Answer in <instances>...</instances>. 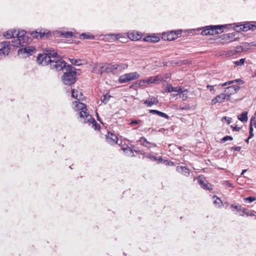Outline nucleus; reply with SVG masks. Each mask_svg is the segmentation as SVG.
Segmentation results:
<instances>
[{
  "label": "nucleus",
  "mask_w": 256,
  "mask_h": 256,
  "mask_svg": "<svg viewBox=\"0 0 256 256\" xmlns=\"http://www.w3.org/2000/svg\"><path fill=\"white\" fill-rule=\"evenodd\" d=\"M256 200V197L254 196H250L244 198V202H248L249 203H251L252 202Z\"/></svg>",
  "instance_id": "obj_38"
},
{
  "label": "nucleus",
  "mask_w": 256,
  "mask_h": 256,
  "mask_svg": "<svg viewBox=\"0 0 256 256\" xmlns=\"http://www.w3.org/2000/svg\"><path fill=\"white\" fill-rule=\"evenodd\" d=\"M254 136V134H253V128H250V134H249V136L248 138V140L251 138H252Z\"/></svg>",
  "instance_id": "obj_46"
},
{
  "label": "nucleus",
  "mask_w": 256,
  "mask_h": 256,
  "mask_svg": "<svg viewBox=\"0 0 256 256\" xmlns=\"http://www.w3.org/2000/svg\"><path fill=\"white\" fill-rule=\"evenodd\" d=\"M189 108V106H186L184 107H180V110H188Z\"/></svg>",
  "instance_id": "obj_53"
},
{
  "label": "nucleus",
  "mask_w": 256,
  "mask_h": 256,
  "mask_svg": "<svg viewBox=\"0 0 256 256\" xmlns=\"http://www.w3.org/2000/svg\"><path fill=\"white\" fill-rule=\"evenodd\" d=\"M198 184L203 189L208 190L212 188V185L207 182L204 178H202L200 176L198 177Z\"/></svg>",
  "instance_id": "obj_17"
},
{
  "label": "nucleus",
  "mask_w": 256,
  "mask_h": 256,
  "mask_svg": "<svg viewBox=\"0 0 256 256\" xmlns=\"http://www.w3.org/2000/svg\"><path fill=\"white\" fill-rule=\"evenodd\" d=\"M158 102L157 98L154 97L148 98L146 100H144V103L148 106L150 107L153 105H156Z\"/></svg>",
  "instance_id": "obj_21"
},
{
  "label": "nucleus",
  "mask_w": 256,
  "mask_h": 256,
  "mask_svg": "<svg viewBox=\"0 0 256 256\" xmlns=\"http://www.w3.org/2000/svg\"><path fill=\"white\" fill-rule=\"evenodd\" d=\"M238 27L240 28L239 30L242 31L246 32L250 30H254L256 28V26L252 24L250 22H246L243 24H241Z\"/></svg>",
  "instance_id": "obj_18"
},
{
  "label": "nucleus",
  "mask_w": 256,
  "mask_h": 256,
  "mask_svg": "<svg viewBox=\"0 0 256 256\" xmlns=\"http://www.w3.org/2000/svg\"><path fill=\"white\" fill-rule=\"evenodd\" d=\"M233 140V138L232 136H226L222 138V142H224L228 140Z\"/></svg>",
  "instance_id": "obj_43"
},
{
  "label": "nucleus",
  "mask_w": 256,
  "mask_h": 256,
  "mask_svg": "<svg viewBox=\"0 0 256 256\" xmlns=\"http://www.w3.org/2000/svg\"><path fill=\"white\" fill-rule=\"evenodd\" d=\"M230 100L227 96L225 94L224 92L221 93L220 94L216 96L211 100V104L212 105H215L216 103H222L225 100Z\"/></svg>",
  "instance_id": "obj_15"
},
{
  "label": "nucleus",
  "mask_w": 256,
  "mask_h": 256,
  "mask_svg": "<svg viewBox=\"0 0 256 256\" xmlns=\"http://www.w3.org/2000/svg\"><path fill=\"white\" fill-rule=\"evenodd\" d=\"M37 62L42 66L50 64L52 68L60 70L63 68L67 69L66 62L62 59L58 58L57 52L47 51V53L39 54L37 58Z\"/></svg>",
  "instance_id": "obj_1"
},
{
  "label": "nucleus",
  "mask_w": 256,
  "mask_h": 256,
  "mask_svg": "<svg viewBox=\"0 0 256 256\" xmlns=\"http://www.w3.org/2000/svg\"><path fill=\"white\" fill-rule=\"evenodd\" d=\"M76 72L74 70V68L68 65L66 72H64L62 76V80L65 84L70 86L76 82Z\"/></svg>",
  "instance_id": "obj_2"
},
{
  "label": "nucleus",
  "mask_w": 256,
  "mask_h": 256,
  "mask_svg": "<svg viewBox=\"0 0 256 256\" xmlns=\"http://www.w3.org/2000/svg\"><path fill=\"white\" fill-rule=\"evenodd\" d=\"M164 163H165L166 164L168 165V166H174V163L171 161L165 160L164 162Z\"/></svg>",
  "instance_id": "obj_49"
},
{
  "label": "nucleus",
  "mask_w": 256,
  "mask_h": 256,
  "mask_svg": "<svg viewBox=\"0 0 256 256\" xmlns=\"http://www.w3.org/2000/svg\"><path fill=\"white\" fill-rule=\"evenodd\" d=\"M248 140H248V139L246 140V142H248Z\"/></svg>",
  "instance_id": "obj_57"
},
{
  "label": "nucleus",
  "mask_w": 256,
  "mask_h": 256,
  "mask_svg": "<svg viewBox=\"0 0 256 256\" xmlns=\"http://www.w3.org/2000/svg\"><path fill=\"white\" fill-rule=\"evenodd\" d=\"M181 90L180 86L174 87L171 84H168L166 88V91L168 92H178Z\"/></svg>",
  "instance_id": "obj_27"
},
{
  "label": "nucleus",
  "mask_w": 256,
  "mask_h": 256,
  "mask_svg": "<svg viewBox=\"0 0 256 256\" xmlns=\"http://www.w3.org/2000/svg\"><path fill=\"white\" fill-rule=\"evenodd\" d=\"M188 90L187 89L182 90V88H181V90L178 92V94H176V96L180 94H182L181 97H182V100L184 101H185L186 100V99L188 98Z\"/></svg>",
  "instance_id": "obj_28"
},
{
  "label": "nucleus",
  "mask_w": 256,
  "mask_h": 256,
  "mask_svg": "<svg viewBox=\"0 0 256 256\" xmlns=\"http://www.w3.org/2000/svg\"><path fill=\"white\" fill-rule=\"evenodd\" d=\"M106 142L110 145H114L118 144V136L111 132H108L106 135Z\"/></svg>",
  "instance_id": "obj_13"
},
{
  "label": "nucleus",
  "mask_w": 256,
  "mask_h": 256,
  "mask_svg": "<svg viewBox=\"0 0 256 256\" xmlns=\"http://www.w3.org/2000/svg\"><path fill=\"white\" fill-rule=\"evenodd\" d=\"M76 101L73 102L74 108L76 111H78L80 120L82 122L86 117L87 114H90L87 110L86 105L80 102Z\"/></svg>",
  "instance_id": "obj_5"
},
{
  "label": "nucleus",
  "mask_w": 256,
  "mask_h": 256,
  "mask_svg": "<svg viewBox=\"0 0 256 256\" xmlns=\"http://www.w3.org/2000/svg\"><path fill=\"white\" fill-rule=\"evenodd\" d=\"M248 112H244L242 114H240L238 116V118L242 122H246L248 120Z\"/></svg>",
  "instance_id": "obj_30"
},
{
  "label": "nucleus",
  "mask_w": 256,
  "mask_h": 256,
  "mask_svg": "<svg viewBox=\"0 0 256 256\" xmlns=\"http://www.w3.org/2000/svg\"><path fill=\"white\" fill-rule=\"evenodd\" d=\"M97 118H98V120H99V117H98V114H97Z\"/></svg>",
  "instance_id": "obj_56"
},
{
  "label": "nucleus",
  "mask_w": 256,
  "mask_h": 256,
  "mask_svg": "<svg viewBox=\"0 0 256 256\" xmlns=\"http://www.w3.org/2000/svg\"><path fill=\"white\" fill-rule=\"evenodd\" d=\"M82 122L84 124H92V126L95 130H99L100 128V125L96 122V120L90 114H87L86 117Z\"/></svg>",
  "instance_id": "obj_11"
},
{
  "label": "nucleus",
  "mask_w": 256,
  "mask_h": 256,
  "mask_svg": "<svg viewBox=\"0 0 256 256\" xmlns=\"http://www.w3.org/2000/svg\"><path fill=\"white\" fill-rule=\"evenodd\" d=\"M71 63L75 65H79L78 62H80V60H75V59H70Z\"/></svg>",
  "instance_id": "obj_45"
},
{
  "label": "nucleus",
  "mask_w": 256,
  "mask_h": 256,
  "mask_svg": "<svg viewBox=\"0 0 256 256\" xmlns=\"http://www.w3.org/2000/svg\"><path fill=\"white\" fill-rule=\"evenodd\" d=\"M72 96L78 100H82L83 99L82 92L76 89H73L72 90Z\"/></svg>",
  "instance_id": "obj_22"
},
{
  "label": "nucleus",
  "mask_w": 256,
  "mask_h": 256,
  "mask_svg": "<svg viewBox=\"0 0 256 256\" xmlns=\"http://www.w3.org/2000/svg\"><path fill=\"white\" fill-rule=\"evenodd\" d=\"M34 50L35 49L33 47H26L24 48V52L30 54L34 52Z\"/></svg>",
  "instance_id": "obj_37"
},
{
  "label": "nucleus",
  "mask_w": 256,
  "mask_h": 256,
  "mask_svg": "<svg viewBox=\"0 0 256 256\" xmlns=\"http://www.w3.org/2000/svg\"><path fill=\"white\" fill-rule=\"evenodd\" d=\"M242 212L247 216H254V212H256L254 210H252V211L248 210L245 208H243Z\"/></svg>",
  "instance_id": "obj_36"
},
{
  "label": "nucleus",
  "mask_w": 256,
  "mask_h": 256,
  "mask_svg": "<svg viewBox=\"0 0 256 256\" xmlns=\"http://www.w3.org/2000/svg\"><path fill=\"white\" fill-rule=\"evenodd\" d=\"M60 35L64 38H70L73 36L74 33L72 32L63 31L61 32Z\"/></svg>",
  "instance_id": "obj_32"
},
{
  "label": "nucleus",
  "mask_w": 256,
  "mask_h": 256,
  "mask_svg": "<svg viewBox=\"0 0 256 256\" xmlns=\"http://www.w3.org/2000/svg\"><path fill=\"white\" fill-rule=\"evenodd\" d=\"M176 170L177 172L182 175L188 176L190 174V170L185 166H176Z\"/></svg>",
  "instance_id": "obj_20"
},
{
  "label": "nucleus",
  "mask_w": 256,
  "mask_h": 256,
  "mask_svg": "<svg viewBox=\"0 0 256 256\" xmlns=\"http://www.w3.org/2000/svg\"><path fill=\"white\" fill-rule=\"evenodd\" d=\"M120 38L119 35L114 34H108L106 36V38L108 39L110 42H112L115 40H117Z\"/></svg>",
  "instance_id": "obj_31"
},
{
  "label": "nucleus",
  "mask_w": 256,
  "mask_h": 256,
  "mask_svg": "<svg viewBox=\"0 0 256 256\" xmlns=\"http://www.w3.org/2000/svg\"><path fill=\"white\" fill-rule=\"evenodd\" d=\"M138 85L140 87H144L146 86L148 84L146 79L140 80L138 81Z\"/></svg>",
  "instance_id": "obj_39"
},
{
  "label": "nucleus",
  "mask_w": 256,
  "mask_h": 256,
  "mask_svg": "<svg viewBox=\"0 0 256 256\" xmlns=\"http://www.w3.org/2000/svg\"><path fill=\"white\" fill-rule=\"evenodd\" d=\"M26 32L24 30H16V39L12 42V45L14 46H24L27 44L28 36H26Z\"/></svg>",
  "instance_id": "obj_4"
},
{
  "label": "nucleus",
  "mask_w": 256,
  "mask_h": 256,
  "mask_svg": "<svg viewBox=\"0 0 256 256\" xmlns=\"http://www.w3.org/2000/svg\"><path fill=\"white\" fill-rule=\"evenodd\" d=\"M231 127L232 128V130L234 131L238 132L240 130V128L238 126H231Z\"/></svg>",
  "instance_id": "obj_50"
},
{
  "label": "nucleus",
  "mask_w": 256,
  "mask_h": 256,
  "mask_svg": "<svg viewBox=\"0 0 256 256\" xmlns=\"http://www.w3.org/2000/svg\"><path fill=\"white\" fill-rule=\"evenodd\" d=\"M128 37L132 40L137 41L142 38V34L137 31L130 32L127 33Z\"/></svg>",
  "instance_id": "obj_16"
},
{
  "label": "nucleus",
  "mask_w": 256,
  "mask_h": 256,
  "mask_svg": "<svg viewBox=\"0 0 256 256\" xmlns=\"http://www.w3.org/2000/svg\"><path fill=\"white\" fill-rule=\"evenodd\" d=\"M240 87L238 85H233L226 88L224 92L227 98L230 100L232 95L236 94L240 90Z\"/></svg>",
  "instance_id": "obj_12"
},
{
  "label": "nucleus",
  "mask_w": 256,
  "mask_h": 256,
  "mask_svg": "<svg viewBox=\"0 0 256 256\" xmlns=\"http://www.w3.org/2000/svg\"><path fill=\"white\" fill-rule=\"evenodd\" d=\"M227 26V24L206 26L204 28L201 34L203 36H210L220 34L224 32V28Z\"/></svg>",
  "instance_id": "obj_3"
},
{
  "label": "nucleus",
  "mask_w": 256,
  "mask_h": 256,
  "mask_svg": "<svg viewBox=\"0 0 256 256\" xmlns=\"http://www.w3.org/2000/svg\"><path fill=\"white\" fill-rule=\"evenodd\" d=\"M181 34V30H172L163 32L162 38L164 40L172 41L176 39Z\"/></svg>",
  "instance_id": "obj_8"
},
{
  "label": "nucleus",
  "mask_w": 256,
  "mask_h": 256,
  "mask_svg": "<svg viewBox=\"0 0 256 256\" xmlns=\"http://www.w3.org/2000/svg\"><path fill=\"white\" fill-rule=\"evenodd\" d=\"M140 76V74L136 72L127 73L120 76L118 82L120 84L126 83L138 78Z\"/></svg>",
  "instance_id": "obj_7"
},
{
  "label": "nucleus",
  "mask_w": 256,
  "mask_h": 256,
  "mask_svg": "<svg viewBox=\"0 0 256 256\" xmlns=\"http://www.w3.org/2000/svg\"><path fill=\"white\" fill-rule=\"evenodd\" d=\"M140 122V120H132L131 122L130 123V125L138 124Z\"/></svg>",
  "instance_id": "obj_47"
},
{
  "label": "nucleus",
  "mask_w": 256,
  "mask_h": 256,
  "mask_svg": "<svg viewBox=\"0 0 256 256\" xmlns=\"http://www.w3.org/2000/svg\"><path fill=\"white\" fill-rule=\"evenodd\" d=\"M244 58H241L239 60L236 61L234 63L236 66H242L244 64Z\"/></svg>",
  "instance_id": "obj_42"
},
{
  "label": "nucleus",
  "mask_w": 256,
  "mask_h": 256,
  "mask_svg": "<svg viewBox=\"0 0 256 256\" xmlns=\"http://www.w3.org/2000/svg\"><path fill=\"white\" fill-rule=\"evenodd\" d=\"M138 142H140L142 145L148 148H155L156 146V144L155 143L148 142L147 140L144 136L141 137L140 138Z\"/></svg>",
  "instance_id": "obj_19"
},
{
  "label": "nucleus",
  "mask_w": 256,
  "mask_h": 256,
  "mask_svg": "<svg viewBox=\"0 0 256 256\" xmlns=\"http://www.w3.org/2000/svg\"><path fill=\"white\" fill-rule=\"evenodd\" d=\"M116 72H122L128 68V64H116Z\"/></svg>",
  "instance_id": "obj_29"
},
{
  "label": "nucleus",
  "mask_w": 256,
  "mask_h": 256,
  "mask_svg": "<svg viewBox=\"0 0 256 256\" xmlns=\"http://www.w3.org/2000/svg\"><path fill=\"white\" fill-rule=\"evenodd\" d=\"M146 84L148 85L152 84H155L157 82L161 80V78L159 76H150L146 79Z\"/></svg>",
  "instance_id": "obj_25"
},
{
  "label": "nucleus",
  "mask_w": 256,
  "mask_h": 256,
  "mask_svg": "<svg viewBox=\"0 0 256 256\" xmlns=\"http://www.w3.org/2000/svg\"><path fill=\"white\" fill-rule=\"evenodd\" d=\"M124 150L125 151V150H128L131 153H132V151L131 149H130L129 148H124Z\"/></svg>",
  "instance_id": "obj_54"
},
{
  "label": "nucleus",
  "mask_w": 256,
  "mask_h": 256,
  "mask_svg": "<svg viewBox=\"0 0 256 256\" xmlns=\"http://www.w3.org/2000/svg\"><path fill=\"white\" fill-rule=\"evenodd\" d=\"M206 88H209L210 92L214 90V86L208 84Z\"/></svg>",
  "instance_id": "obj_51"
},
{
  "label": "nucleus",
  "mask_w": 256,
  "mask_h": 256,
  "mask_svg": "<svg viewBox=\"0 0 256 256\" xmlns=\"http://www.w3.org/2000/svg\"><path fill=\"white\" fill-rule=\"evenodd\" d=\"M220 38V40H218L216 42L224 44L235 40L237 38L235 37V34L234 33H228L222 35Z\"/></svg>",
  "instance_id": "obj_9"
},
{
  "label": "nucleus",
  "mask_w": 256,
  "mask_h": 256,
  "mask_svg": "<svg viewBox=\"0 0 256 256\" xmlns=\"http://www.w3.org/2000/svg\"><path fill=\"white\" fill-rule=\"evenodd\" d=\"M242 82V84H244V82L241 79H236V80H230V81H228L222 84H221V86H226L228 85H230V84H234V82Z\"/></svg>",
  "instance_id": "obj_34"
},
{
  "label": "nucleus",
  "mask_w": 256,
  "mask_h": 256,
  "mask_svg": "<svg viewBox=\"0 0 256 256\" xmlns=\"http://www.w3.org/2000/svg\"><path fill=\"white\" fill-rule=\"evenodd\" d=\"M96 68L98 69V72L100 74L103 73H112L117 72L115 64H98L96 65Z\"/></svg>",
  "instance_id": "obj_6"
},
{
  "label": "nucleus",
  "mask_w": 256,
  "mask_h": 256,
  "mask_svg": "<svg viewBox=\"0 0 256 256\" xmlns=\"http://www.w3.org/2000/svg\"><path fill=\"white\" fill-rule=\"evenodd\" d=\"M150 159H152L154 160L158 161L159 162H162L163 160V159L162 158L161 156L158 158L156 156H150Z\"/></svg>",
  "instance_id": "obj_41"
},
{
  "label": "nucleus",
  "mask_w": 256,
  "mask_h": 256,
  "mask_svg": "<svg viewBox=\"0 0 256 256\" xmlns=\"http://www.w3.org/2000/svg\"><path fill=\"white\" fill-rule=\"evenodd\" d=\"M224 118L225 120H226V122H228V124H230V122H231V118H227L226 116H224Z\"/></svg>",
  "instance_id": "obj_52"
},
{
  "label": "nucleus",
  "mask_w": 256,
  "mask_h": 256,
  "mask_svg": "<svg viewBox=\"0 0 256 256\" xmlns=\"http://www.w3.org/2000/svg\"><path fill=\"white\" fill-rule=\"evenodd\" d=\"M230 150H233L234 151H238L239 152L241 150V147L240 146H234V147H232L230 148Z\"/></svg>",
  "instance_id": "obj_48"
},
{
  "label": "nucleus",
  "mask_w": 256,
  "mask_h": 256,
  "mask_svg": "<svg viewBox=\"0 0 256 256\" xmlns=\"http://www.w3.org/2000/svg\"><path fill=\"white\" fill-rule=\"evenodd\" d=\"M213 199L214 200V204L215 205H218L220 208L222 206V202L220 198H218L216 196H214Z\"/></svg>",
  "instance_id": "obj_33"
},
{
  "label": "nucleus",
  "mask_w": 256,
  "mask_h": 256,
  "mask_svg": "<svg viewBox=\"0 0 256 256\" xmlns=\"http://www.w3.org/2000/svg\"><path fill=\"white\" fill-rule=\"evenodd\" d=\"M246 170H242V172L241 174H242V175L244 174V173L246 172Z\"/></svg>",
  "instance_id": "obj_55"
},
{
  "label": "nucleus",
  "mask_w": 256,
  "mask_h": 256,
  "mask_svg": "<svg viewBox=\"0 0 256 256\" xmlns=\"http://www.w3.org/2000/svg\"><path fill=\"white\" fill-rule=\"evenodd\" d=\"M31 36L34 38H48L51 36V33L50 31L33 32L31 33Z\"/></svg>",
  "instance_id": "obj_14"
},
{
  "label": "nucleus",
  "mask_w": 256,
  "mask_h": 256,
  "mask_svg": "<svg viewBox=\"0 0 256 256\" xmlns=\"http://www.w3.org/2000/svg\"><path fill=\"white\" fill-rule=\"evenodd\" d=\"M10 50V44L9 42H4L0 44V58L8 54Z\"/></svg>",
  "instance_id": "obj_10"
},
{
  "label": "nucleus",
  "mask_w": 256,
  "mask_h": 256,
  "mask_svg": "<svg viewBox=\"0 0 256 256\" xmlns=\"http://www.w3.org/2000/svg\"><path fill=\"white\" fill-rule=\"evenodd\" d=\"M80 38L87 39V40H93L94 39V36L92 35L87 34H82L80 36Z\"/></svg>",
  "instance_id": "obj_35"
},
{
  "label": "nucleus",
  "mask_w": 256,
  "mask_h": 256,
  "mask_svg": "<svg viewBox=\"0 0 256 256\" xmlns=\"http://www.w3.org/2000/svg\"><path fill=\"white\" fill-rule=\"evenodd\" d=\"M253 126L256 128V118L255 117H252L250 119V128H252Z\"/></svg>",
  "instance_id": "obj_40"
},
{
  "label": "nucleus",
  "mask_w": 256,
  "mask_h": 256,
  "mask_svg": "<svg viewBox=\"0 0 256 256\" xmlns=\"http://www.w3.org/2000/svg\"><path fill=\"white\" fill-rule=\"evenodd\" d=\"M143 40L145 42H157L160 40V38L157 36H148L144 38Z\"/></svg>",
  "instance_id": "obj_24"
},
{
  "label": "nucleus",
  "mask_w": 256,
  "mask_h": 256,
  "mask_svg": "<svg viewBox=\"0 0 256 256\" xmlns=\"http://www.w3.org/2000/svg\"><path fill=\"white\" fill-rule=\"evenodd\" d=\"M149 112L150 114H157V115L159 116H160L164 118L167 120H168L170 118V116L167 114H166L163 112H160L159 110H150Z\"/></svg>",
  "instance_id": "obj_23"
},
{
  "label": "nucleus",
  "mask_w": 256,
  "mask_h": 256,
  "mask_svg": "<svg viewBox=\"0 0 256 256\" xmlns=\"http://www.w3.org/2000/svg\"><path fill=\"white\" fill-rule=\"evenodd\" d=\"M230 207L232 209L236 210L238 211H240L242 210L240 206L232 204Z\"/></svg>",
  "instance_id": "obj_44"
},
{
  "label": "nucleus",
  "mask_w": 256,
  "mask_h": 256,
  "mask_svg": "<svg viewBox=\"0 0 256 256\" xmlns=\"http://www.w3.org/2000/svg\"><path fill=\"white\" fill-rule=\"evenodd\" d=\"M16 30H9L6 31L4 35L6 38H16Z\"/></svg>",
  "instance_id": "obj_26"
}]
</instances>
